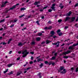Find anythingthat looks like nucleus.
I'll use <instances>...</instances> for the list:
<instances>
[{"mask_svg": "<svg viewBox=\"0 0 78 78\" xmlns=\"http://www.w3.org/2000/svg\"><path fill=\"white\" fill-rule=\"evenodd\" d=\"M29 54V52H27V50H25L22 51V54L23 55L22 56L23 58H25V57H26L27 56V55H28V54Z\"/></svg>", "mask_w": 78, "mask_h": 78, "instance_id": "nucleus-1", "label": "nucleus"}, {"mask_svg": "<svg viewBox=\"0 0 78 78\" xmlns=\"http://www.w3.org/2000/svg\"><path fill=\"white\" fill-rule=\"evenodd\" d=\"M17 5H19V3H17L16 4V5H15L14 6H13L9 10H7L5 12L6 13H7L10 10H12V9H14V8H16V6H17Z\"/></svg>", "mask_w": 78, "mask_h": 78, "instance_id": "nucleus-2", "label": "nucleus"}, {"mask_svg": "<svg viewBox=\"0 0 78 78\" xmlns=\"http://www.w3.org/2000/svg\"><path fill=\"white\" fill-rule=\"evenodd\" d=\"M78 45V43H77L75 44H74L72 46H70L69 48L68 49L69 50H73L74 48L73 47H75V46H77Z\"/></svg>", "mask_w": 78, "mask_h": 78, "instance_id": "nucleus-3", "label": "nucleus"}, {"mask_svg": "<svg viewBox=\"0 0 78 78\" xmlns=\"http://www.w3.org/2000/svg\"><path fill=\"white\" fill-rule=\"evenodd\" d=\"M52 44H53V45H57L56 46V47H59V41H58L56 43H52Z\"/></svg>", "mask_w": 78, "mask_h": 78, "instance_id": "nucleus-4", "label": "nucleus"}, {"mask_svg": "<svg viewBox=\"0 0 78 78\" xmlns=\"http://www.w3.org/2000/svg\"><path fill=\"white\" fill-rule=\"evenodd\" d=\"M70 51H67L65 52H63V54H64L65 55H66L67 54H69V53L71 52Z\"/></svg>", "mask_w": 78, "mask_h": 78, "instance_id": "nucleus-5", "label": "nucleus"}, {"mask_svg": "<svg viewBox=\"0 0 78 78\" xmlns=\"http://www.w3.org/2000/svg\"><path fill=\"white\" fill-rule=\"evenodd\" d=\"M50 33L51 34V37H53V36L54 35V34H55V32H54V31H51L50 32Z\"/></svg>", "mask_w": 78, "mask_h": 78, "instance_id": "nucleus-6", "label": "nucleus"}, {"mask_svg": "<svg viewBox=\"0 0 78 78\" xmlns=\"http://www.w3.org/2000/svg\"><path fill=\"white\" fill-rule=\"evenodd\" d=\"M71 14H72V12H69V13H67L66 16H70V15H71Z\"/></svg>", "mask_w": 78, "mask_h": 78, "instance_id": "nucleus-7", "label": "nucleus"}, {"mask_svg": "<svg viewBox=\"0 0 78 78\" xmlns=\"http://www.w3.org/2000/svg\"><path fill=\"white\" fill-rule=\"evenodd\" d=\"M8 3V2L7 1L5 2L4 4H2V5L1 6V7H4V6H5V5H6V3Z\"/></svg>", "mask_w": 78, "mask_h": 78, "instance_id": "nucleus-8", "label": "nucleus"}, {"mask_svg": "<svg viewBox=\"0 0 78 78\" xmlns=\"http://www.w3.org/2000/svg\"><path fill=\"white\" fill-rule=\"evenodd\" d=\"M48 7V6H46V7H44L43 8V9H41L40 10V11L41 12H42V11H44V9H46V8H47V7Z\"/></svg>", "mask_w": 78, "mask_h": 78, "instance_id": "nucleus-9", "label": "nucleus"}, {"mask_svg": "<svg viewBox=\"0 0 78 78\" xmlns=\"http://www.w3.org/2000/svg\"><path fill=\"white\" fill-rule=\"evenodd\" d=\"M40 3V2H36L34 3V5H37L38 4H39Z\"/></svg>", "mask_w": 78, "mask_h": 78, "instance_id": "nucleus-10", "label": "nucleus"}, {"mask_svg": "<svg viewBox=\"0 0 78 78\" xmlns=\"http://www.w3.org/2000/svg\"><path fill=\"white\" fill-rule=\"evenodd\" d=\"M67 71L66 70V69H64L63 70V71H62L61 72V73H66Z\"/></svg>", "mask_w": 78, "mask_h": 78, "instance_id": "nucleus-11", "label": "nucleus"}, {"mask_svg": "<svg viewBox=\"0 0 78 78\" xmlns=\"http://www.w3.org/2000/svg\"><path fill=\"white\" fill-rule=\"evenodd\" d=\"M69 19H70V18L69 17H66L65 19V21L66 22L67 20H69Z\"/></svg>", "mask_w": 78, "mask_h": 78, "instance_id": "nucleus-12", "label": "nucleus"}, {"mask_svg": "<svg viewBox=\"0 0 78 78\" xmlns=\"http://www.w3.org/2000/svg\"><path fill=\"white\" fill-rule=\"evenodd\" d=\"M24 44H23L21 42H20L18 43V46H22Z\"/></svg>", "mask_w": 78, "mask_h": 78, "instance_id": "nucleus-13", "label": "nucleus"}, {"mask_svg": "<svg viewBox=\"0 0 78 78\" xmlns=\"http://www.w3.org/2000/svg\"><path fill=\"white\" fill-rule=\"evenodd\" d=\"M75 20V17H73L71 19L72 22H74Z\"/></svg>", "mask_w": 78, "mask_h": 78, "instance_id": "nucleus-14", "label": "nucleus"}, {"mask_svg": "<svg viewBox=\"0 0 78 78\" xmlns=\"http://www.w3.org/2000/svg\"><path fill=\"white\" fill-rule=\"evenodd\" d=\"M43 60L41 58H39L37 60V62H40V61H42Z\"/></svg>", "mask_w": 78, "mask_h": 78, "instance_id": "nucleus-15", "label": "nucleus"}, {"mask_svg": "<svg viewBox=\"0 0 78 78\" xmlns=\"http://www.w3.org/2000/svg\"><path fill=\"white\" fill-rule=\"evenodd\" d=\"M55 59H56V56H53L50 59L51 60H55Z\"/></svg>", "mask_w": 78, "mask_h": 78, "instance_id": "nucleus-16", "label": "nucleus"}, {"mask_svg": "<svg viewBox=\"0 0 78 78\" xmlns=\"http://www.w3.org/2000/svg\"><path fill=\"white\" fill-rule=\"evenodd\" d=\"M36 40L37 41H39L41 40V38L39 37H38L36 38Z\"/></svg>", "mask_w": 78, "mask_h": 78, "instance_id": "nucleus-17", "label": "nucleus"}, {"mask_svg": "<svg viewBox=\"0 0 78 78\" xmlns=\"http://www.w3.org/2000/svg\"><path fill=\"white\" fill-rule=\"evenodd\" d=\"M64 67L63 66H60V70L62 71V70H63V69H64Z\"/></svg>", "mask_w": 78, "mask_h": 78, "instance_id": "nucleus-18", "label": "nucleus"}, {"mask_svg": "<svg viewBox=\"0 0 78 78\" xmlns=\"http://www.w3.org/2000/svg\"><path fill=\"white\" fill-rule=\"evenodd\" d=\"M21 73H22L21 72H18L17 73V76H19V75H20V74H21Z\"/></svg>", "mask_w": 78, "mask_h": 78, "instance_id": "nucleus-19", "label": "nucleus"}, {"mask_svg": "<svg viewBox=\"0 0 78 78\" xmlns=\"http://www.w3.org/2000/svg\"><path fill=\"white\" fill-rule=\"evenodd\" d=\"M7 66L9 67H11V66H12V64H9L7 65Z\"/></svg>", "mask_w": 78, "mask_h": 78, "instance_id": "nucleus-20", "label": "nucleus"}, {"mask_svg": "<svg viewBox=\"0 0 78 78\" xmlns=\"http://www.w3.org/2000/svg\"><path fill=\"white\" fill-rule=\"evenodd\" d=\"M26 9V8H21V11H23L24 10H25Z\"/></svg>", "mask_w": 78, "mask_h": 78, "instance_id": "nucleus-21", "label": "nucleus"}, {"mask_svg": "<svg viewBox=\"0 0 78 78\" xmlns=\"http://www.w3.org/2000/svg\"><path fill=\"white\" fill-rule=\"evenodd\" d=\"M44 30H48V27H46L44 28Z\"/></svg>", "mask_w": 78, "mask_h": 78, "instance_id": "nucleus-22", "label": "nucleus"}, {"mask_svg": "<svg viewBox=\"0 0 78 78\" xmlns=\"http://www.w3.org/2000/svg\"><path fill=\"white\" fill-rule=\"evenodd\" d=\"M8 71V69H6L5 71H4V73H6V72H7Z\"/></svg>", "mask_w": 78, "mask_h": 78, "instance_id": "nucleus-23", "label": "nucleus"}, {"mask_svg": "<svg viewBox=\"0 0 78 78\" xmlns=\"http://www.w3.org/2000/svg\"><path fill=\"white\" fill-rule=\"evenodd\" d=\"M61 31V30H60V29H58V30L57 31V33H58V34L59 33H60Z\"/></svg>", "mask_w": 78, "mask_h": 78, "instance_id": "nucleus-24", "label": "nucleus"}, {"mask_svg": "<svg viewBox=\"0 0 78 78\" xmlns=\"http://www.w3.org/2000/svg\"><path fill=\"white\" fill-rule=\"evenodd\" d=\"M58 36H61L62 34V33L60 32L59 33H58Z\"/></svg>", "mask_w": 78, "mask_h": 78, "instance_id": "nucleus-25", "label": "nucleus"}, {"mask_svg": "<svg viewBox=\"0 0 78 78\" xmlns=\"http://www.w3.org/2000/svg\"><path fill=\"white\" fill-rule=\"evenodd\" d=\"M5 21V19L2 20L0 21V23H2V22H3Z\"/></svg>", "mask_w": 78, "mask_h": 78, "instance_id": "nucleus-26", "label": "nucleus"}, {"mask_svg": "<svg viewBox=\"0 0 78 78\" xmlns=\"http://www.w3.org/2000/svg\"><path fill=\"white\" fill-rule=\"evenodd\" d=\"M63 58H65V59H67L69 58V56H64Z\"/></svg>", "mask_w": 78, "mask_h": 78, "instance_id": "nucleus-27", "label": "nucleus"}, {"mask_svg": "<svg viewBox=\"0 0 78 78\" xmlns=\"http://www.w3.org/2000/svg\"><path fill=\"white\" fill-rule=\"evenodd\" d=\"M49 66H50L51 64H52V62H50L49 63H48Z\"/></svg>", "mask_w": 78, "mask_h": 78, "instance_id": "nucleus-28", "label": "nucleus"}, {"mask_svg": "<svg viewBox=\"0 0 78 78\" xmlns=\"http://www.w3.org/2000/svg\"><path fill=\"white\" fill-rule=\"evenodd\" d=\"M62 21V20L60 19L58 20V22H59V23H60V22H61Z\"/></svg>", "mask_w": 78, "mask_h": 78, "instance_id": "nucleus-29", "label": "nucleus"}, {"mask_svg": "<svg viewBox=\"0 0 78 78\" xmlns=\"http://www.w3.org/2000/svg\"><path fill=\"white\" fill-rule=\"evenodd\" d=\"M46 42V44H49L50 42V41H49L47 40Z\"/></svg>", "mask_w": 78, "mask_h": 78, "instance_id": "nucleus-30", "label": "nucleus"}, {"mask_svg": "<svg viewBox=\"0 0 78 78\" xmlns=\"http://www.w3.org/2000/svg\"><path fill=\"white\" fill-rule=\"evenodd\" d=\"M43 66V63H41V64L40 65V66L41 67V68H42V66Z\"/></svg>", "mask_w": 78, "mask_h": 78, "instance_id": "nucleus-31", "label": "nucleus"}, {"mask_svg": "<svg viewBox=\"0 0 78 78\" xmlns=\"http://www.w3.org/2000/svg\"><path fill=\"white\" fill-rule=\"evenodd\" d=\"M52 28V26H50L48 27V30H51Z\"/></svg>", "mask_w": 78, "mask_h": 78, "instance_id": "nucleus-32", "label": "nucleus"}, {"mask_svg": "<svg viewBox=\"0 0 78 78\" xmlns=\"http://www.w3.org/2000/svg\"><path fill=\"white\" fill-rule=\"evenodd\" d=\"M48 11L49 12H51L52 11V10L51 9H49L48 10Z\"/></svg>", "mask_w": 78, "mask_h": 78, "instance_id": "nucleus-33", "label": "nucleus"}, {"mask_svg": "<svg viewBox=\"0 0 78 78\" xmlns=\"http://www.w3.org/2000/svg\"><path fill=\"white\" fill-rule=\"evenodd\" d=\"M32 45H34L35 44V42L32 41L31 43Z\"/></svg>", "mask_w": 78, "mask_h": 78, "instance_id": "nucleus-34", "label": "nucleus"}, {"mask_svg": "<svg viewBox=\"0 0 78 78\" xmlns=\"http://www.w3.org/2000/svg\"><path fill=\"white\" fill-rule=\"evenodd\" d=\"M59 7H61L60 8H61V9H62V8H64V6H63V5H59Z\"/></svg>", "mask_w": 78, "mask_h": 78, "instance_id": "nucleus-35", "label": "nucleus"}, {"mask_svg": "<svg viewBox=\"0 0 78 78\" xmlns=\"http://www.w3.org/2000/svg\"><path fill=\"white\" fill-rule=\"evenodd\" d=\"M36 23L38 25H40V24H39V21H37L36 22Z\"/></svg>", "mask_w": 78, "mask_h": 78, "instance_id": "nucleus-36", "label": "nucleus"}, {"mask_svg": "<svg viewBox=\"0 0 78 78\" xmlns=\"http://www.w3.org/2000/svg\"><path fill=\"white\" fill-rule=\"evenodd\" d=\"M17 20H17V19L14 20V21L13 22V23H16V22H17Z\"/></svg>", "mask_w": 78, "mask_h": 78, "instance_id": "nucleus-37", "label": "nucleus"}, {"mask_svg": "<svg viewBox=\"0 0 78 78\" xmlns=\"http://www.w3.org/2000/svg\"><path fill=\"white\" fill-rule=\"evenodd\" d=\"M44 63L45 64H47L48 63V61H46L44 62Z\"/></svg>", "mask_w": 78, "mask_h": 78, "instance_id": "nucleus-38", "label": "nucleus"}, {"mask_svg": "<svg viewBox=\"0 0 78 78\" xmlns=\"http://www.w3.org/2000/svg\"><path fill=\"white\" fill-rule=\"evenodd\" d=\"M57 55H58V53L56 52L54 54V56H55V57H56V56H57Z\"/></svg>", "mask_w": 78, "mask_h": 78, "instance_id": "nucleus-39", "label": "nucleus"}, {"mask_svg": "<svg viewBox=\"0 0 78 78\" xmlns=\"http://www.w3.org/2000/svg\"><path fill=\"white\" fill-rule=\"evenodd\" d=\"M13 73H12V72H10L9 74V75H11V74H12Z\"/></svg>", "mask_w": 78, "mask_h": 78, "instance_id": "nucleus-40", "label": "nucleus"}, {"mask_svg": "<svg viewBox=\"0 0 78 78\" xmlns=\"http://www.w3.org/2000/svg\"><path fill=\"white\" fill-rule=\"evenodd\" d=\"M14 24H13V25H11L10 26V27H11V28H12V27H14Z\"/></svg>", "mask_w": 78, "mask_h": 78, "instance_id": "nucleus-41", "label": "nucleus"}, {"mask_svg": "<svg viewBox=\"0 0 78 78\" xmlns=\"http://www.w3.org/2000/svg\"><path fill=\"white\" fill-rule=\"evenodd\" d=\"M74 6L75 7H76V6H78V3L76 4Z\"/></svg>", "mask_w": 78, "mask_h": 78, "instance_id": "nucleus-42", "label": "nucleus"}, {"mask_svg": "<svg viewBox=\"0 0 78 78\" xmlns=\"http://www.w3.org/2000/svg\"><path fill=\"white\" fill-rule=\"evenodd\" d=\"M38 35H39V36H41V35H42V33H39L38 34Z\"/></svg>", "mask_w": 78, "mask_h": 78, "instance_id": "nucleus-43", "label": "nucleus"}, {"mask_svg": "<svg viewBox=\"0 0 78 78\" xmlns=\"http://www.w3.org/2000/svg\"><path fill=\"white\" fill-rule=\"evenodd\" d=\"M62 55H64V54H63V53H62V54H59V56H62Z\"/></svg>", "mask_w": 78, "mask_h": 78, "instance_id": "nucleus-44", "label": "nucleus"}, {"mask_svg": "<svg viewBox=\"0 0 78 78\" xmlns=\"http://www.w3.org/2000/svg\"><path fill=\"white\" fill-rule=\"evenodd\" d=\"M45 42L43 41V42H42L41 43V44H45Z\"/></svg>", "mask_w": 78, "mask_h": 78, "instance_id": "nucleus-45", "label": "nucleus"}, {"mask_svg": "<svg viewBox=\"0 0 78 78\" xmlns=\"http://www.w3.org/2000/svg\"><path fill=\"white\" fill-rule=\"evenodd\" d=\"M55 62L52 63V66H55Z\"/></svg>", "mask_w": 78, "mask_h": 78, "instance_id": "nucleus-46", "label": "nucleus"}, {"mask_svg": "<svg viewBox=\"0 0 78 78\" xmlns=\"http://www.w3.org/2000/svg\"><path fill=\"white\" fill-rule=\"evenodd\" d=\"M67 28H68V26H65V29L66 30V29H67Z\"/></svg>", "mask_w": 78, "mask_h": 78, "instance_id": "nucleus-47", "label": "nucleus"}, {"mask_svg": "<svg viewBox=\"0 0 78 78\" xmlns=\"http://www.w3.org/2000/svg\"><path fill=\"white\" fill-rule=\"evenodd\" d=\"M51 9H55V7H51Z\"/></svg>", "mask_w": 78, "mask_h": 78, "instance_id": "nucleus-48", "label": "nucleus"}, {"mask_svg": "<svg viewBox=\"0 0 78 78\" xmlns=\"http://www.w3.org/2000/svg\"><path fill=\"white\" fill-rule=\"evenodd\" d=\"M76 72H78V68H76Z\"/></svg>", "mask_w": 78, "mask_h": 78, "instance_id": "nucleus-49", "label": "nucleus"}, {"mask_svg": "<svg viewBox=\"0 0 78 78\" xmlns=\"http://www.w3.org/2000/svg\"><path fill=\"white\" fill-rule=\"evenodd\" d=\"M51 21H49L48 22V23L51 24Z\"/></svg>", "mask_w": 78, "mask_h": 78, "instance_id": "nucleus-50", "label": "nucleus"}, {"mask_svg": "<svg viewBox=\"0 0 78 78\" xmlns=\"http://www.w3.org/2000/svg\"><path fill=\"white\" fill-rule=\"evenodd\" d=\"M10 17V16L9 15H8L6 17V18H9Z\"/></svg>", "mask_w": 78, "mask_h": 78, "instance_id": "nucleus-51", "label": "nucleus"}, {"mask_svg": "<svg viewBox=\"0 0 78 78\" xmlns=\"http://www.w3.org/2000/svg\"><path fill=\"white\" fill-rule=\"evenodd\" d=\"M73 70H74V69L73 68H72L71 69V70H72V71H73Z\"/></svg>", "mask_w": 78, "mask_h": 78, "instance_id": "nucleus-52", "label": "nucleus"}, {"mask_svg": "<svg viewBox=\"0 0 78 78\" xmlns=\"http://www.w3.org/2000/svg\"><path fill=\"white\" fill-rule=\"evenodd\" d=\"M20 57H18V58H17V60L18 61L19 60H20Z\"/></svg>", "mask_w": 78, "mask_h": 78, "instance_id": "nucleus-53", "label": "nucleus"}, {"mask_svg": "<svg viewBox=\"0 0 78 78\" xmlns=\"http://www.w3.org/2000/svg\"><path fill=\"white\" fill-rule=\"evenodd\" d=\"M78 16H77V18L76 20V22H78Z\"/></svg>", "mask_w": 78, "mask_h": 78, "instance_id": "nucleus-54", "label": "nucleus"}, {"mask_svg": "<svg viewBox=\"0 0 78 78\" xmlns=\"http://www.w3.org/2000/svg\"><path fill=\"white\" fill-rule=\"evenodd\" d=\"M30 53H31V55H34V52H30Z\"/></svg>", "mask_w": 78, "mask_h": 78, "instance_id": "nucleus-55", "label": "nucleus"}, {"mask_svg": "<svg viewBox=\"0 0 78 78\" xmlns=\"http://www.w3.org/2000/svg\"><path fill=\"white\" fill-rule=\"evenodd\" d=\"M55 4H54L52 5V6L53 7V6H55Z\"/></svg>", "mask_w": 78, "mask_h": 78, "instance_id": "nucleus-56", "label": "nucleus"}, {"mask_svg": "<svg viewBox=\"0 0 78 78\" xmlns=\"http://www.w3.org/2000/svg\"><path fill=\"white\" fill-rule=\"evenodd\" d=\"M33 58H34V57H33V56H32L31 58V59L32 60H33Z\"/></svg>", "mask_w": 78, "mask_h": 78, "instance_id": "nucleus-57", "label": "nucleus"}, {"mask_svg": "<svg viewBox=\"0 0 78 78\" xmlns=\"http://www.w3.org/2000/svg\"><path fill=\"white\" fill-rule=\"evenodd\" d=\"M22 53V51H19L18 52V53H19V54H20V53Z\"/></svg>", "mask_w": 78, "mask_h": 78, "instance_id": "nucleus-58", "label": "nucleus"}, {"mask_svg": "<svg viewBox=\"0 0 78 78\" xmlns=\"http://www.w3.org/2000/svg\"><path fill=\"white\" fill-rule=\"evenodd\" d=\"M33 63V62L32 61L30 62V64H32Z\"/></svg>", "mask_w": 78, "mask_h": 78, "instance_id": "nucleus-59", "label": "nucleus"}, {"mask_svg": "<svg viewBox=\"0 0 78 78\" xmlns=\"http://www.w3.org/2000/svg\"><path fill=\"white\" fill-rule=\"evenodd\" d=\"M5 44H6V43L5 42H3L2 44V45H5Z\"/></svg>", "mask_w": 78, "mask_h": 78, "instance_id": "nucleus-60", "label": "nucleus"}, {"mask_svg": "<svg viewBox=\"0 0 78 78\" xmlns=\"http://www.w3.org/2000/svg\"><path fill=\"white\" fill-rule=\"evenodd\" d=\"M64 45H65V44L64 43L63 44H62L61 45V46L62 47V46H64Z\"/></svg>", "mask_w": 78, "mask_h": 78, "instance_id": "nucleus-61", "label": "nucleus"}, {"mask_svg": "<svg viewBox=\"0 0 78 78\" xmlns=\"http://www.w3.org/2000/svg\"><path fill=\"white\" fill-rule=\"evenodd\" d=\"M11 41H12V39H10L9 40V41H10V42H11Z\"/></svg>", "mask_w": 78, "mask_h": 78, "instance_id": "nucleus-62", "label": "nucleus"}, {"mask_svg": "<svg viewBox=\"0 0 78 78\" xmlns=\"http://www.w3.org/2000/svg\"><path fill=\"white\" fill-rule=\"evenodd\" d=\"M12 51H10L9 52V54H11L12 53Z\"/></svg>", "mask_w": 78, "mask_h": 78, "instance_id": "nucleus-63", "label": "nucleus"}, {"mask_svg": "<svg viewBox=\"0 0 78 78\" xmlns=\"http://www.w3.org/2000/svg\"><path fill=\"white\" fill-rule=\"evenodd\" d=\"M41 57V56L40 55L38 57H37V59H38V58H39Z\"/></svg>", "mask_w": 78, "mask_h": 78, "instance_id": "nucleus-64", "label": "nucleus"}]
</instances>
